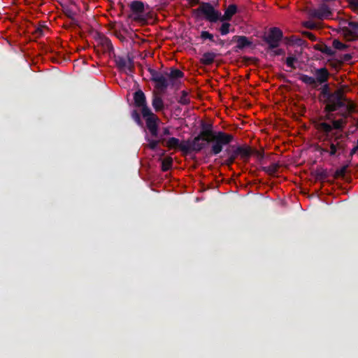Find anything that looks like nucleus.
<instances>
[{
  "label": "nucleus",
  "instance_id": "obj_1",
  "mask_svg": "<svg viewBox=\"0 0 358 358\" xmlns=\"http://www.w3.org/2000/svg\"><path fill=\"white\" fill-rule=\"evenodd\" d=\"M201 131L199 136L203 138V141L211 143L210 154L217 155L222 150L224 146L229 145L234 141V136L222 131H214L213 125L204 122L201 124Z\"/></svg>",
  "mask_w": 358,
  "mask_h": 358
},
{
  "label": "nucleus",
  "instance_id": "obj_2",
  "mask_svg": "<svg viewBox=\"0 0 358 358\" xmlns=\"http://www.w3.org/2000/svg\"><path fill=\"white\" fill-rule=\"evenodd\" d=\"M349 114L347 110L340 113L338 115L341 118L338 120L335 119L334 113L326 114L315 122V128L319 132H325L327 134L331 133L333 130L341 133L347 124V118Z\"/></svg>",
  "mask_w": 358,
  "mask_h": 358
},
{
  "label": "nucleus",
  "instance_id": "obj_3",
  "mask_svg": "<svg viewBox=\"0 0 358 358\" xmlns=\"http://www.w3.org/2000/svg\"><path fill=\"white\" fill-rule=\"evenodd\" d=\"M348 88V86L343 85L321 101L324 104V111L327 114H332L345 106L348 97L345 95V90Z\"/></svg>",
  "mask_w": 358,
  "mask_h": 358
},
{
  "label": "nucleus",
  "instance_id": "obj_4",
  "mask_svg": "<svg viewBox=\"0 0 358 358\" xmlns=\"http://www.w3.org/2000/svg\"><path fill=\"white\" fill-rule=\"evenodd\" d=\"M192 14L196 18L204 17L206 20L211 23L220 21V11L216 10L209 2L201 1L200 6L192 10Z\"/></svg>",
  "mask_w": 358,
  "mask_h": 358
},
{
  "label": "nucleus",
  "instance_id": "obj_5",
  "mask_svg": "<svg viewBox=\"0 0 358 358\" xmlns=\"http://www.w3.org/2000/svg\"><path fill=\"white\" fill-rule=\"evenodd\" d=\"M320 133L329 143L330 150H329V155L330 156H338L345 151V145L341 141L343 137L342 133L338 131L333 132V131L328 134L325 132Z\"/></svg>",
  "mask_w": 358,
  "mask_h": 358
},
{
  "label": "nucleus",
  "instance_id": "obj_6",
  "mask_svg": "<svg viewBox=\"0 0 358 358\" xmlns=\"http://www.w3.org/2000/svg\"><path fill=\"white\" fill-rule=\"evenodd\" d=\"M315 78L309 76L306 74H301L299 80L307 85H310L313 88H317L318 84L322 85L325 83H327L330 76V73L327 68L323 67L315 69Z\"/></svg>",
  "mask_w": 358,
  "mask_h": 358
},
{
  "label": "nucleus",
  "instance_id": "obj_7",
  "mask_svg": "<svg viewBox=\"0 0 358 358\" xmlns=\"http://www.w3.org/2000/svg\"><path fill=\"white\" fill-rule=\"evenodd\" d=\"M129 8L131 13L128 15L129 18L138 22L144 23L147 21V16L145 15V5L143 1L138 0L131 1Z\"/></svg>",
  "mask_w": 358,
  "mask_h": 358
},
{
  "label": "nucleus",
  "instance_id": "obj_8",
  "mask_svg": "<svg viewBox=\"0 0 358 358\" xmlns=\"http://www.w3.org/2000/svg\"><path fill=\"white\" fill-rule=\"evenodd\" d=\"M114 61L119 72L131 76L134 71V62L129 55H114Z\"/></svg>",
  "mask_w": 358,
  "mask_h": 358
},
{
  "label": "nucleus",
  "instance_id": "obj_9",
  "mask_svg": "<svg viewBox=\"0 0 358 358\" xmlns=\"http://www.w3.org/2000/svg\"><path fill=\"white\" fill-rule=\"evenodd\" d=\"M148 72L150 74V80L155 83V88L160 93H164L169 87V81L166 73L149 68Z\"/></svg>",
  "mask_w": 358,
  "mask_h": 358
},
{
  "label": "nucleus",
  "instance_id": "obj_10",
  "mask_svg": "<svg viewBox=\"0 0 358 358\" xmlns=\"http://www.w3.org/2000/svg\"><path fill=\"white\" fill-rule=\"evenodd\" d=\"M282 37L283 33L279 28L272 27L269 29L268 34L264 37V41L268 45V48L273 50L279 46Z\"/></svg>",
  "mask_w": 358,
  "mask_h": 358
},
{
  "label": "nucleus",
  "instance_id": "obj_11",
  "mask_svg": "<svg viewBox=\"0 0 358 358\" xmlns=\"http://www.w3.org/2000/svg\"><path fill=\"white\" fill-rule=\"evenodd\" d=\"M134 101L136 107L141 108L143 116H147L150 113V108L147 105L146 96L141 90H138L134 94Z\"/></svg>",
  "mask_w": 358,
  "mask_h": 358
},
{
  "label": "nucleus",
  "instance_id": "obj_12",
  "mask_svg": "<svg viewBox=\"0 0 358 358\" xmlns=\"http://www.w3.org/2000/svg\"><path fill=\"white\" fill-rule=\"evenodd\" d=\"M307 13L310 17L318 20L329 18L332 15L329 7L325 3L321 4L317 9L308 8L307 9Z\"/></svg>",
  "mask_w": 358,
  "mask_h": 358
},
{
  "label": "nucleus",
  "instance_id": "obj_13",
  "mask_svg": "<svg viewBox=\"0 0 358 358\" xmlns=\"http://www.w3.org/2000/svg\"><path fill=\"white\" fill-rule=\"evenodd\" d=\"M150 114L147 116H143L145 120L146 127L151 135L154 137H157L158 135V122L159 119L150 110Z\"/></svg>",
  "mask_w": 358,
  "mask_h": 358
},
{
  "label": "nucleus",
  "instance_id": "obj_14",
  "mask_svg": "<svg viewBox=\"0 0 358 358\" xmlns=\"http://www.w3.org/2000/svg\"><path fill=\"white\" fill-rule=\"evenodd\" d=\"M236 43V45L233 48L235 52H239L241 50L252 45V41L245 36H234L231 40V43Z\"/></svg>",
  "mask_w": 358,
  "mask_h": 358
},
{
  "label": "nucleus",
  "instance_id": "obj_15",
  "mask_svg": "<svg viewBox=\"0 0 358 358\" xmlns=\"http://www.w3.org/2000/svg\"><path fill=\"white\" fill-rule=\"evenodd\" d=\"M237 151L238 152L240 159L245 163L249 162L253 152V150L247 145H237Z\"/></svg>",
  "mask_w": 358,
  "mask_h": 358
},
{
  "label": "nucleus",
  "instance_id": "obj_16",
  "mask_svg": "<svg viewBox=\"0 0 358 358\" xmlns=\"http://www.w3.org/2000/svg\"><path fill=\"white\" fill-rule=\"evenodd\" d=\"M191 143V148L192 152H199L201 151L207 144L209 143H206V141H203V138L201 136L198 135L193 138V140L190 141Z\"/></svg>",
  "mask_w": 358,
  "mask_h": 358
},
{
  "label": "nucleus",
  "instance_id": "obj_17",
  "mask_svg": "<svg viewBox=\"0 0 358 358\" xmlns=\"http://www.w3.org/2000/svg\"><path fill=\"white\" fill-rule=\"evenodd\" d=\"M238 12V8L235 4H230L224 10V15L220 13V22L230 21L232 17Z\"/></svg>",
  "mask_w": 358,
  "mask_h": 358
},
{
  "label": "nucleus",
  "instance_id": "obj_18",
  "mask_svg": "<svg viewBox=\"0 0 358 358\" xmlns=\"http://www.w3.org/2000/svg\"><path fill=\"white\" fill-rule=\"evenodd\" d=\"M313 48L314 50L320 51L327 56L334 57L336 55V51L332 50L329 46L323 42H320L314 45Z\"/></svg>",
  "mask_w": 358,
  "mask_h": 358
},
{
  "label": "nucleus",
  "instance_id": "obj_19",
  "mask_svg": "<svg viewBox=\"0 0 358 358\" xmlns=\"http://www.w3.org/2000/svg\"><path fill=\"white\" fill-rule=\"evenodd\" d=\"M152 106L156 112H159L164 109V101L162 97L156 92H153Z\"/></svg>",
  "mask_w": 358,
  "mask_h": 358
},
{
  "label": "nucleus",
  "instance_id": "obj_20",
  "mask_svg": "<svg viewBox=\"0 0 358 358\" xmlns=\"http://www.w3.org/2000/svg\"><path fill=\"white\" fill-rule=\"evenodd\" d=\"M341 34L346 41H354L357 39L358 35H356L349 27H342Z\"/></svg>",
  "mask_w": 358,
  "mask_h": 358
},
{
  "label": "nucleus",
  "instance_id": "obj_21",
  "mask_svg": "<svg viewBox=\"0 0 358 358\" xmlns=\"http://www.w3.org/2000/svg\"><path fill=\"white\" fill-rule=\"evenodd\" d=\"M216 57L217 55L213 52H205L201 59V63L203 65L209 66L214 62Z\"/></svg>",
  "mask_w": 358,
  "mask_h": 358
},
{
  "label": "nucleus",
  "instance_id": "obj_22",
  "mask_svg": "<svg viewBox=\"0 0 358 358\" xmlns=\"http://www.w3.org/2000/svg\"><path fill=\"white\" fill-rule=\"evenodd\" d=\"M166 73V75L168 78H170L171 81L173 83L174 80L182 78L184 77V73L181 71L180 69L176 68H171L170 69V73Z\"/></svg>",
  "mask_w": 358,
  "mask_h": 358
},
{
  "label": "nucleus",
  "instance_id": "obj_23",
  "mask_svg": "<svg viewBox=\"0 0 358 358\" xmlns=\"http://www.w3.org/2000/svg\"><path fill=\"white\" fill-rule=\"evenodd\" d=\"M352 58V56L351 54H344L341 55L340 59H334V61L336 64H331V66L334 68H336L337 66L342 65L344 62H350Z\"/></svg>",
  "mask_w": 358,
  "mask_h": 358
},
{
  "label": "nucleus",
  "instance_id": "obj_24",
  "mask_svg": "<svg viewBox=\"0 0 358 358\" xmlns=\"http://www.w3.org/2000/svg\"><path fill=\"white\" fill-rule=\"evenodd\" d=\"M319 90L320 101H322L323 99H324L326 96H327L329 94L333 92L330 90L329 85L327 83L322 84V87L319 89Z\"/></svg>",
  "mask_w": 358,
  "mask_h": 358
},
{
  "label": "nucleus",
  "instance_id": "obj_25",
  "mask_svg": "<svg viewBox=\"0 0 358 358\" xmlns=\"http://www.w3.org/2000/svg\"><path fill=\"white\" fill-rule=\"evenodd\" d=\"M225 153L234 160L239 157L238 152L237 151V145H231L229 148H227L225 150Z\"/></svg>",
  "mask_w": 358,
  "mask_h": 358
},
{
  "label": "nucleus",
  "instance_id": "obj_26",
  "mask_svg": "<svg viewBox=\"0 0 358 358\" xmlns=\"http://www.w3.org/2000/svg\"><path fill=\"white\" fill-rule=\"evenodd\" d=\"M348 166L349 164H348L344 165L341 168L336 169L333 176L334 178L338 179L339 178H343L345 176Z\"/></svg>",
  "mask_w": 358,
  "mask_h": 358
},
{
  "label": "nucleus",
  "instance_id": "obj_27",
  "mask_svg": "<svg viewBox=\"0 0 358 358\" xmlns=\"http://www.w3.org/2000/svg\"><path fill=\"white\" fill-rule=\"evenodd\" d=\"M231 24L228 21L222 22V25L217 29L222 36H225L230 32Z\"/></svg>",
  "mask_w": 358,
  "mask_h": 358
},
{
  "label": "nucleus",
  "instance_id": "obj_28",
  "mask_svg": "<svg viewBox=\"0 0 358 358\" xmlns=\"http://www.w3.org/2000/svg\"><path fill=\"white\" fill-rule=\"evenodd\" d=\"M189 93L185 91L182 90L181 92V96H180L179 99L178 100V102L180 103L181 105H189L190 103V99L189 98Z\"/></svg>",
  "mask_w": 358,
  "mask_h": 358
},
{
  "label": "nucleus",
  "instance_id": "obj_29",
  "mask_svg": "<svg viewBox=\"0 0 358 358\" xmlns=\"http://www.w3.org/2000/svg\"><path fill=\"white\" fill-rule=\"evenodd\" d=\"M173 163V159L171 157H166L162 162V170L165 172L169 171L171 166Z\"/></svg>",
  "mask_w": 358,
  "mask_h": 358
},
{
  "label": "nucleus",
  "instance_id": "obj_30",
  "mask_svg": "<svg viewBox=\"0 0 358 358\" xmlns=\"http://www.w3.org/2000/svg\"><path fill=\"white\" fill-rule=\"evenodd\" d=\"M278 167L277 164H273L268 166H263L261 169L269 175H273L277 172Z\"/></svg>",
  "mask_w": 358,
  "mask_h": 358
},
{
  "label": "nucleus",
  "instance_id": "obj_31",
  "mask_svg": "<svg viewBox=\"0 0 358 358\" xmlns=\"http://www.w3.org/2000/svg\"><path fill=\"white\" fill-rule=\"evenodd\" d=\"M178 148H180L181 151L185 153L192 152L190 141L188 140L187 141H182V143H180Z\"/></svg>",
  "mask_w": 358,
  "mask_h": 358
},
{
  "label": "nucleus",
  "instance_id": "obj_32",
  "mask_svg": "<svg viewBox=\"0 0 358 358\" xmlns=\"http://www.w3.org/2000/svg\"><path fill=\"white\" fill-rule=\"evenodd\" d=\"M332 46L338 50H345L348 48L349 45L341 42L338 39H334L332 42Z\"/></svg>",
  "mask_w": 358,
  "mask_h": 358
},
{
  "label": "nucleus",
  "instance_id": "obj_33",
  "mask_svg": "<svg viewBox=\"0 0 358 358\" xmlns=\"http://www.w3.org/2000/svg\"><path fill=\"white\" fill-rule=\"evenodd\" d=\"M180 141L178 138L175 137H171L169 138V140L166 142V146L169 149L172 148H176L179 147Z\"/></svg>",
  "mask_w": 358,
  "mask_h": 358
},
{
  "label": "nucleus",
  "instance_id": "obj_34",
  "mask_svg": "<svg viewBox=\"0 0 358 358\" xmlns=\"http://www.w3.org/2000/svg\"><path fill=\"white\" fill-rule=\"evenodd\" d=\"M329 175L327 171L325 169L317 170L315 173L316 179L323 181L328 178Z\"/></svg>",
  "mask_w": 358,
  "mask_h": 358
},
{
  "label": "nucleus",
  "instance_id": "obj_35",
  "mask_svg": "<svg viewBox=\"0 0 358 358\" xmlns=\"http://www.w3.org/2000/svg\"><path fill=\"white\" fill-rule=\"evenodd\" d=\"M131 117L132 119L136 122V123L139 125V126H142L143 125V122H142V120H141V115L139 114V113L136 110H133L132 112H131Z\"/></svg>",
  "mask_w": 358,
  "mask_h": 358
},
{
  "label": "nucleus",
  "instance_id": "obj_36",
  "mask_svg": "<svg viewBox=\"0 0 358 358\" xmlns=\"http://www.w3.org/2000/svg\"><path fill=\"white\" fill-rule=\"evenodd\" d=\"M102 44L105 47L106 50L109 52L113 51V46L112 45L111 41L108 38H104L102 39Z\"/></svg>",
  "mask_w": 358,
  "mask_h": 358
},
{
  "label": "nucleus",
  "instance_id": "obj_37",
  "mask_svg": "<svg viewBox=\"0 0 358 358\" xmlns=\"http://www.w3.org/2000/svg\"><path fill=\"white\" fill-rule=\"evenodd\" d=\"M200 37L203 40L208 39L209 41H210L212 42H215L213 34H210V32H208L207 31H202L201 32Z\"/></svg>",
  "mask_w": 358,
  "mask_h": 358
},
{
  "label": "nucleus",
  "instance_id": "obj_38",
  "mask_svg": "<svg viewBox=\"0 0 358 358\" xmlns=\"http://www.w3.org/2000/svg\"><path fill=\"white\" fill-rule=\"evenodd\" d=\"M297 61V59L295 56H289L287 57L286 59V64L287 66L290 67L291 69H295L296 66L294 65V62Z\"/></svg>",
  "mask_w": 358,
  "mask_h": 358
},
{
  "label": "nucleus",
  "instance_id": "obj_39",
  "mask_svg": "<svg viewBox=\"0 0 358 358\" xmlns=\"http://www.w3.org/2000/svg\"><path fill=\"white\" fill-rule=\"evenodd\" d=\"M343 108H345L346 110L350 113L354 112L355 106L352 100L348 98V101L345 102V106Z\"/></svg>",
  "mask_w": 358,
  "mask_h": 358
},
{
  "label": "nucleus",
  "instance_id": "obj_40",
  "mask_svg": "<svg viewBox=\"0 0 358 358\" xmlns=\"http://www.w3.org/2000/svg\"><path fill=\"white\" fill-rule=\"evenodd\" d=\"M349 28L355 33L358 35V22L354 21H349L348 22Z\"/></svg>",
  "mask_w": 358,
  "mask_h": 358
},
{
  "label": "nucleus",
  "instance_id": "obj_41",
  "mask_svg": "<svg viewBox=\"0 0 358 358\" xmlns=\"http://www.w3.org/2000/svg\"><path fill=\"white\" fill-rule=\"evenodd\" d=\"M252 154L256 156L259 162L264 158V152L263 150H253Z\"/></svg>",
  "mask_w": 358,
  "mask_h": 358
},
{
  "label": "nucleus",
  "instance_id": "obj_42",
  "mask_svg": "<svg viewBox=\"0 0 358 358\" xmlns=\"http://www.w3.org/2000/svg\"><path fill=\"white\" fill-rule=\"evenodd\" d=\"M351 8L355 11H357L358 14V0H346Z\"/></svg>",
  "mask_w": 358,
  "mask_h": 358
},
{
  "label": "nucleus",
  "instance_id": "obj_43",
  "mask_svg": "<svg viewBox=\"0 0 358 358\" xmlns=\"http://www.w3.org/2000/svg\"><path fill=\"white\" fill-rule=\"evenodd\" d=\"M148 141H149L148 148L152 150H156L159 144V141L150 140V138H148Z\"/></svg>",
  "mask_w": 358,
  "mask_h": 358
},
{
  "label": "nucleus",
  "instance_id": "obj_44",
  "mask_svg": "<svg viewBox=\"0 0 358 358\" xmlns=\"http://www.w3.org/2000/svg\"><path fill=\"white\" fill-rule=\"evenodd\" d=\"M302 34L303 36H305L306 38H308V39H310L312 41H317V37L313 33H311L310 31H303Z\"/></svg>",
  "mask_w": 358,
  "mask_h": 358
},
{
  "label": "nucleus",
  "instance_id": "obj_45",
  "mask_svg": "<svg viewBox=\"0 0 358 358\" xmlns=\"http://www.w3.org/2000/svg\"><path fill=\"white\" fill-rule=\"evenodd\" d=\"M303 26L310 29H314L317 27L315 23L311 21L304 22Z\"/></svg>",
  "mask_w": 358,
  "mask_h": 358
},
{
  "label": "nucleus",
  "instance_id": "obj_46",
  "mask_svg": "<svg viewBox=\"0 0 358 358\" xmlns=\"http://www.w3.org/2000/svg\"><path fill=\"white\" fill-rule=\"evenodd\" d=\"M236 160L232 159L230 156H228L227 159L225 160V164L227 166H231L235 162Z\"/></svg>",
  "mask_w": 358,
  "mask_h": 358
},
{
  "label": "nucleus",
  "instance_id": "obj_47",
  "mask_svg": "<svg viewBox=\"0 0 358 358\" xmlns=\"http://www.w3.org/2000/svg\"><path fill=\"white\" fill-rule=\"evenodd\" d=\"M285 50L283 49L279 48L273 51L274 55H285Z\"/></svg>",
  "mask_w": 358,
  "mask_h": 358
},
{
  "label": "nucleus",
  "instance_id": "obj_48",
  "mask_svg": "<svg viewBox=\"0 0 358 358\" xmlns=\"http://www.w3.org/2000/svg\"><path fill=\"white\" fill-rule=\"evenodd\" d=\"M188 1H189V3L191 5V6H194L196 5H199V6L200 3H201L200 1V0H188Z\"/></svg>",
  "mask_w": 358,
  "mask_h": 358
},
{
  "label": "nucleus",
  "instance_id": "obj_49",
  "mask_svg": "<svg viewBox=\"0 0 358 358\" xmlns=\"http://www.w3.org/2000/svg\"><path fill=\"white\" fill-rule=\"evenodd\" d=\"M317 150L319 151L321 154L329 153V150L327 148H324L322 147H318Z\"/></svg>",
  "mask_w": 358,
  "mask_h": 358
},
{
  "label": "nucleus",
  "instance_id": "obj_50",
  "mask_svg": "<svg viewBox=\"0 0 358 358\" xmlns=\"http://www.w3.org/2000/svg\"><path fill=\"white\" fill-rule=\"evenodd\" d=\"M358 152V147L356 145L350 151V156H352L353 155H355L356 152Z\"/></svg>",
  "mask_w": 358,
  "mask_h": 358
},
{
  "label": "nucleus",
  "instance_id": "obj_51",
  "mask_svg": "<svg viewBox=\"0 0 358 358\" xmlns=\"http://www.w3.org/2000/svg\"><path fill=\"white\" fill-rule=\"evenodd\" d=\"M170 134V131L168 127H165L163 129V135L166 136Z\"/></svg>",
  "mask_w": 358,
  "mask_h": 358
},
{
  "label": "nucleus",
  "instance_id": "obj_52",
  "mask_svg": "<svg viewBox=\"0 0 358 358\" xmlns=\"http://www.w3.org/2000/svg\"><path fill=\"white\" fill-rule=\"evenodd\" d=\"M36 33L38 36L43 35V29H42L41 28H38V29L36 30Z\"/></svg>",
  "mask_w": 358,
  "mask_h": 358
},
{
  "label": "nucleus",
  "instance_id": "obj_53",
  "mask_svg": "<svg viewBox=\"0 0 358 358\" xmlns=\"http://www.w3.org/2000/svg\"><path fill=\"white\" fill-rule=\"evenodd\" d=\"M217 43L220 45H224V41L221 39V38H219L217 41Z\"/></svg>",
  "mask_w": 358,
  "mask_h": 358
},
{
  "label": "nucleus",
  "instance_id": "obj_54",
  "mask_svg": "<svg viewBox=\"0 0 358 358\" xmlns=\"http://www.w3.org/2000/svg\"><path fill=\"white\" fill-rule=\"evenodd\" d=\"M118 4H119V6H120V8H121V15H122V12H123V10L124 9V5L122 3H121V2H120Z\"/></svg>",
  "mask_w": 358,
  "mask_h": 358
},
{
  "label": "nucleus",
  "instance_id": "obj_55",
  "mask_svg": "<svg viewBox=\"0 0 358 358\" xmlns=\"http://www.w3.org/2000/svg\"><path fill=\"white\" fill-rule=\"evenodd\" d=\"M303 43H305L304 41H303L302 39H299V42L297 43L299 45H302Z\"/></svg>",
  "mask_w": 358,
  "mask_h": 358
},
{
  "label": "nucleus",
  "instance_id": "obj_56",
  "mask_svg": "<svg viewBox=\"0 0 358 358\" xmlns=\"http://www.w3.org/2000/svg\"><path fill=\"white\" fill-rule=\"evenodd\" d=\"M357 146L358 147V139H357Z\"/></svg>",
  "mask_w": 358,
  "mask_h": 358
},
{
  "label": "nucleus",
  "instance_id": "obj_57",
  "mask_svg": "<svg viewBox=\"0 0 358 358\" xmlns=\"http://www.w3.org/2000/svg\"><path fill=\"white\" fill-rule=\"evenodd\" d=\"M357 127H358V121H357Z\"/></svg>",
  "mask_w": 358,
  "mask_h": 358
}]
</instances>
